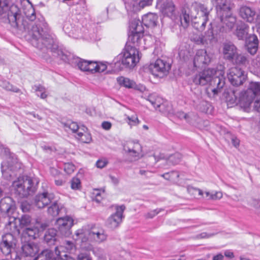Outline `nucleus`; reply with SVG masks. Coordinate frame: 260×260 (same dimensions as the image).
I'll use <instances>...</instances> for the list:
<instances>
[{
  "mask_svg": "<svg viewBox=\"0 0 260 260\" xmlns=\"http://www.w3.org/2000/svg\"><path fill=\"white\" fill-rule=\"evenodd\" d=\"M11 1L0 0V15L7 14L8 20L12 27L27 32L33 39V45L37 48L50 49L54 56L68 62L69 60V55L59 49L56 41L48 34V25L44 18H38L35 22H32L36 19V15L31 4L29 8L24 11L26 18L31 21L28 23L26 20L21 19L20 10L16 5L10 6Z\"/></svg>",
  "mask_w": 260,
  "mask_h": 260,
  "instance_id": "nucleus-1",
  "label": "nucleus"
},
{
  "mask_svg": "<svg viewBox=\"0 0 260 260\" xmlns=\"http://www.w3.org/2000/svg\"><path fill=\"white\" fill-rule=\"evenodd\" d=\"M184 10H187V14L191 16L196 29L199 31L203 30L208 21L210 11L208 8L203 4L194 2Z\"/></svg>",
  "mask_w": 260,
  "mask_h": 260,
  "instance_id": "nucleus-2",
  "label": "nucleus"
},
{
  "mask_svg": "<svg viewBox=\"0 0 260 260\" xmlns=\"http://www.w3.org/2000/svg\"><path fill=\"white\" fill-rule=\"evenodd\" d=\"M38 183L37 178L27 176L20 177L13 182L12 189L20 198H25L36 191Z\"/></svg>",
  "mask_w": 260,
  "mask_h": 260,
  "instance_id": "nucleus-3",
  "label": "nucleus"
},
{
  "mask_svg": "<svg viewBox=\"0 0 260 260\" xmlns=\"http://www.w3.org/2000/svg\"><path fill=\"white\" fill-rule=\"evenodd\" d=\"M215 73L213 69H208L197 74L193 79V82L196 84L205 85L209 82L212 84L216 85L217 87L212 89L214 95L217 94L225 84V79L221 77H213Z\"/></svg>",
  "mask_w": 260,
  "mask_h": 260,
  "instance_id": "nucleus-4",
  "label": "nucleus"
},
{
  "mask_svg": "<svg viewBox=\"0 0 260 260\" xmlns=\"http://www.w3.org/2000/svg\"><path fill=\"white\" fill-rule=\"evenodd\" d=\"M139 60V51L135 47L128 46L114 59L113 62L117 68H121V64L131 68L134 67Z\"/></svg>",
  "mask_w": 260,
  "mask_h": 260,
  "instance_id": "nucleus-5",
  "label": "nucleus"
},
{
  "mask_svg": "<svg viewBox=\"0 0 260 260\" xmlns=\"http://www.w3.org/2000/svg\"><path fill=\"white\" fill-rule=\"evenodd\" d=\"M21 164L16 158L7 156L1 164L2 173L3 177L7 180H10L16 175L15 172L19 170Z\"/></svg>",
  "mask_w": 260,
  "mask_h": 260,
  "instance_id": "nucleus-6",
  "label": "nucleus"
},
{
  "mask_svg": "<svg viewBox=\"0 0 260 260\" xmlns=\"http://www.w3.org/2000/svg\"><path fill=\"white\" fill-rule=\"evenodd\" d=\"M260 94V83L251 82L247 90L240 96V104L245 109L249 108L256 95Z\"/></svg>",
  "mask_w": 260,
  "mask_h": 260,
  "instance_id": "nucleus-7",
  "label": "nucleus"
},
{
  "mask_svg": "<svg viewBox=\"0 0 260 260\" xmlns=\"http://www.w3.org/2000/svg\"><path fill=\"white\" fill-rule=\"evenodd\" d=\"M31 223V218L28 215H22L20 218L9 217L6 224V228L14 234H19L20 229L28 228Z\"/></svg>",
  "mask_w": 260,
  "mask_h": 260,
  "instance_id": "nucleus-8",
  "label": "nucleus"
},
{
  "mask_svg": "<svg viewBox=\"0 0 260 260\" xmlns=\"http://www.w3.org/2000/svg\"><path fill=\"white\" fill-rule=\"evenodd\" d=\"M131 34L128 36V42L133 44L134 46H139L141 40L143 36L144 27L140 21L134 19L130 24Z\"/></svg>",
  "mask_w": 260,
  "mask_h": 260,
  "instance_id": "nucleus-9",
  "label": "nucleus"
},
{
  "mask_svg": "<svg viewBox=\"0 0 260 260\" xmlns=\"http://www.w3.org/2000/svg\"><path fill=\"white\" fill-rule=\"evenodd\" d=\"M171 69V64L167 61L158 59L149 67L150 73L155 77L162 78L167 76Z\"/></svg>",
  "mask_w": 260,
  "mask_h": 260,
  "instance_id": "nucleus-10",
  "label": "nucleus"
},
{
  "mask_svg": "<svg viewBox=\"0 0 260 260\" xmlns=\"http://www.w3.org/2000/svg\"><path fill=\"white\" fill-rule=\"evenodd\" d=\"M227 76L229 81L234 86L242 85L246 78L245 72L241 68L237 67L230 68Z\"/></svg>",
  "mask_w": 260,
  "mask_h": 260,
  "instance_id": "nucleus-11",
  "label": "nucleus"
},
{
  "mask_svg": "<svg viewBox=\"0 0 260 260\" xmlns=\"http://www.w3.org/2000/svg\"><path fill=\"white\" fill-rule=\"evenodd\" d=\"M74 224V220L69 216L58 218L55 222L58 232L62 236L68 237L71 234V228Z\"/></svg>",
  "mask_w": 260,
  "mask_h": 260,
  "instance_id": "nucleus-12",
  "label": "nucleus"
},
{
  "mask_svg": "<svg viewBox=\"0 0 260 260\" xmlns=\"http://www.w3.org/2000/svg\"><path fill=\"white\" fill-rule=\"evenodd\" d=\"M16 245V239L12 234L8 233L3 236L0 249L5 255L8 256L15 249Z\"/></svg>",
  "mask_w": 260,
  "mask_h": 260,
  "instance_id": "nucleus-13",
  "label": "nucleus"
},
{
  "mask_svg": "<svg viewBox=\"0 0 260 260\" xmlns=\"http://www.w3.org/2000/svg\"><path fill=\"white\" fill-rule=\"evenodd\" d=\"M125 209L124 205L116 206V212L112 214L107 219V225L111 229H115L119 226L122 221L123 213Z\"/></svg>",
  "mask_w": 260,
  "mask_h": 260,
  "instance_id": "nucleus-14",
  "label": "nucleus"
},
{
  "mask_svg": "<svg viewBox=\"0 0 260 260\" xmlns=\"http://www.w3.org/2000/svg\"><path fill=\"white\" fill-rule=\"evenodd\" d=\"M147 101H149L152 105L156 109L158 108V110L167 115L174 114V111L172 107L169 106L167 110L164 109L165 106L161 105L162 99L155 93L149 94L146 98H144Z\"/></svg>",
  "mask_w": 260,
  "mask_h": 260,
  "instance_id": "nucleus-15",
  "label": "nucleus"
},
{
  "mask_svg": "<svg viewBox=\"0 0 260 260\" xmlns=\"http://www.w3.org/2000/svg\"><path fill=\"white\" fill-rule=\"evenodd\" d=\"M89 231H86L84 229H81L77 230L75 233L76 238H75L76 241H80V246L82 248L87 250H91L93 247L91 244Z\"/></svg>",
  "mask_w": 260,
  "mask_h": 260,
  "instance_id": "nucleus-16",
  "label": "nucleus"
},
{
  "mask_svg": "<svg viewBox=\"0 0 260 260\" xmlns=\"http://www.w3.org/2000/svg\"><path fill=\"white\" fill-rule=\"evenodd\" d=\"M154 158L156 162L159 160H165L164 166L168 169L170 165H175L179 164L181 159L182 155L179 153H176L170 156H167L164 153H159L158 155H154Z\"/></svg>",
  "mask_w": 260,
  "mask_h": 260,
  "instance_id": "nucleus-17",
  "label": "nucleus"
},
{
  "mask_svg": "<svg viewBox=\"0 0 260 260\" xmlns=\"http://www.w3.org/2000/svg\"><path fill=\"white\" fill-rule=\"evenodd\" d=\"M15 209V202L11 198L5 197L0 201V211L7 215L8 221L9 217H12L11 215L13 213Z\"/></svg>",
  "mask_w": 260,
  "mask_h": 260,
  "instance_id": "nucleus-18",
  "label": "nucleus"
},
{
  "mask_svg": "<svg viewBox=\"0 0 260 260\" xmlns=\"http://www.w3.org/2000/svg\"><path fill=\"white\" fill-rule=\"evenodd\" d=\"M54 199V195L52 193H39L35 198V204L38 208H43L53 202Z\"/></svg>",
  "mask_w": 260,
  "mask_h": 260,
  "instance_id": "nucleus-19",
  "label": "nucleus"
},
{
  "mask_svg": "<svg viewBox=\"0 0 260 260\" xmlns=\"http://www.w3.org/2000/svg\"><path fill=\"white\" fill-rule=\"evenodd\" d=\"M211 61V57L204 49L198 50L193 59V65L197 68L203 67L208 64Z\"/></svg>",
  "mask_w": 260,
  "mask_h": 260,
  "instance_id": "nucleus-20",
  "label": "nucleus"
},
{
  "mask_svg": "<svg viewBox=\"0 0 260 260\" xmlns=\"http://www.w3.org/2000/svg\"><path fill=\"white\" fill-rule=\"evenodd\" d=\"M152 0H125V8L128 11L136 12L146 6H150Z\"/></svg>",
  "mask_w": 260,
  "mask_h": 260,
  "instance_id": "nucleus-21",
  "label": "nucleus"
},
{
  "mask_svg": "<svg viewBox=\"0 0 260 260\" xmlns=\"http://www.w3.org/2000/svg\"><path fill=\"white\" fill-rule=\"evenodd\" d=\"M89 235L91 241L98 244L104 242L108 237L106 231L102 228H93L89 231Z\"/></svg>",
  "mask_w": 260,
  "mask_h": 260,
  "instance_id": "nucleus-22",
  "label": "nucleus"
},
{
  "mask_svg": "<svg viewBox=\"0 0 260 260\" xmlns=\"http://www.w3.org/2000/svg\"><path fill=\"white\" fill-rule=\"evenodd\" d=\"M194 41L198 44L208 45L217 41L212 28L209 29L204 36H199L197 38H193Z\"/></svg>",
  "mask_w": 260,
  "mask_h": 260,
  "instance_id": "nucleus-23",
  "label": "nucleus"
},
{
  "mask_svg": "<svg viewBox=\"0 0 260 260\" xmlns=\"http://www.w3.org/2000/svg\"><path fill=\"white\" fill-rule=\"evenodd\" d=\"M108 62L89 61L87 71L90 73H101L106 70L108 64H111Z\"/></svg>",
  "mask_w": 260,
  "mask_h": 260,
  "instance_id": "nucleus-24",
  "label": "nucleus"
},
{
  "mask_svg": "<svg viewBox=\"0 0 260 260\" xmlns=\"http://www.w3.org/2000/svg\"><path fill=\"white\" fill-rule=\"evenodd\" d=\"M237 53V48L232 43L228 42L223 44V54L225 59L231 61L234 59Z\"/></svg>",
  "mask_w": 260,
  "mask_h": 260,
  "instance_id": "nucleus-25",
  "label": "nucleus"
},
{
  "mask_svg": "<svg viewBox=\"0 0 260 260\" xmlns=\"http://www.w3.org/2000/svg\"><path fill=\"white\" fill-rule=\"evenodd\" d=\"M239 14L244 20L248 22L252 23L254 20L255 12L251 8L243 6L240 8Z\"/></svg>",
  "mask_w": 260,
  "mask_h": 260,
  "instance_id": "nucleus-26",
  "label": "nucleus"
},
{
  "mask_svg": "<svg viewBox=\"0 0 260 260\" xmlns=\"http://www.w3.org/2000/svg\"><path fill=\"white\" fill-rule=\"evenodd\" d=\"M21 250L25 256H34L39 252V246L35 243H26L22 245Z\"/></svg>",
  "mask_w": 260,
  "mask_h": 260,
  "instance_id": "nucleus-27",
  "label": "nucleus"
},
{
  "mask_svg": "<svg viewBox=\"0 0 260 260\" xmlns=\"http://www.w3.org/2000/svg\"><path fill=\"white\" fill-rule=\"evenodd\" d=\"M158 16L153 13H148L142 17L141 25L142 24L147 27H153L156 25Z\"/></svg>",
  "mask_w": 260,
  "mask_h": 260,
  "instance_id": "nucleus-28",
  "label": "nucleus"
},
{
  "mask_svg": "<svg viewBox=\"0 0 260 260\" xmlns=\"http://www.w3.org/2000/svg\"><path fill=\"white\" fill-rule=\"evenodd\" d=\"M125 150L128 153L129 155L135 159H139L142 156V147L138 143H133V146H128L124 148Z\"/></svg>",
  "mask_w": 260,
  "mask_h": 260,
  "instance_id": "nucleus-29",
  "label": "nucleus"
},
{
  "mask_svg": "<svg viewBox=\"0 0 260 260\" xmlns=\"http://www.w3.org/2000/svg\"><path fill=\"white\" fill-rule=\"evenodd\" d=\"M175 6L171 1H166L161 5L160 11L164 15L172 17L175 14Z\"/></svg>",
  "mask_w": 260,
  "mask_h": 260,
  "instance_id": "nucleus-30",
  "label": "nucleus"
},
{
  "mask_svg": "<svg viewBox=\"0 0 260 260\" xmlns=\"http://www.w3.org/2000/svg\"><path fill=\"white\" fill-rule=\"evenodd\" d=\"M87 127L83 126L80 127V131L77 133L76 138L84 143H89L92 138L91 135L87 132Z\"/></svg>",
  "mask_w": 260,
  "mask_h": 260,
  "instance_id": "nucleus-31",
  "label": "nucleus"
},
{
  "mask_svg": "<svg viewBox=\"0 0 260 260\" xmlns=\"http://www.w3.org/2000/svg\"><path fill=\"white\" fill-rule=\"evenodd\" d=\"M216 6L217 11L219 12H229L231 9V4L229 0H210Z\"/></svg>",
  "mask_w": 260,
  "mask_h": 260,
  "instance_id": "nucleus-32",
  "label": "nucleus"
},
{
  "mask_svg": "<svg viewBox=\"0 0 260 260\" xmlns=\"http://www.w3.org/2000/svg\"><path fill=\"white\" fill-rule=\"evenodd\" d=\"M258 40L255 35H252L249 38L247 50L251 54H254L257 50Z\"/></svg>",
  "mask_w": 260,
  "mask_h": 260,
  "instance_id": "nucleus-33",
  "label": "nucleus"
},
{
  "mask_svg": "<svg viewBox=\"0 0 260 260\" xmlns=\"http://www.w3.org/2000/svg\"><path fill=\"white\" fill-rule=\"evenodd\" d=\"M56 230L54 229H48L44 235V240L49 245L54 244L56 240Z\"/></svg>",
  "mask_w": 260,
  "mask_h": 260,
  "instance_id": "nucleus-34",
  "label": "nucleus"
},
{
  "mask_svg": "<svg viewBox=\"0 0 260 260\" xmlns=\"http://www.w3.org/2000/svg\"><path fill=\"white\" fill-rule=\"evenodd\" d=\"M233 63L241 66H247L249 63V60L244 55L237 53L234 59L231 60Z\"/></svg>",
  "mask_w": 260,
  "mask_h": 260,
  "instance_id": "nucleus-35",
  "label": "nucleus"
},
{
  "mask_svg": "<svg viewBox=\"0 0 260 260\" xmlns=\"http://www.w3.org/2000/svg\"><path fill=\"white\" fill-rule=\"evenodd\" d=\"M39 229L37 226L26 228L23 232V234L27 236L30 239H35L39 236Z\"/></svg>",
  "mask_w": 260,
  "mask_h": 260,
  "instance_id": "nucleus-36",
  "label": "nucleus"
},
{
  "mask_svg": "<svg viewBox=\"0 0 260 260\" xmlns=\"http://www.w3.org/2000/svg\"><path fill=\"white\" fill-rule=\"evenodd\" d=\"M53 252L49 249H45L42 251L35 257L34 260H50L53 258Z\"/></svg>",
  "mask_w": 260,
  "mask_h": 260,
  "instance_id": "nucleus-37",
  "label": "nucleus"
},
{
  "mask_svg": "<svg viewBox=\"0 0 260 260\" xmlns=\"http://www.w3.org/2000/svg\"><path fill=\"white\" fill-rule=\"evenodd\" d=\"M247 30L248 26L245 23L238 26L236 30V34L238 38L240 40L246 38L248 34Z\"/></svg>",
  "mask_w": 260,
  "mask_h": 260,
  "instance_id": "nucleus-38",
  "label": "nucleus"
},
{
  "mask_svg": "<svg viewBox=\"0 0 260 260\" xmlns=\"http://www.w3.org/2000/svg\"><path fill=\"white\" fill-rule=\"evenodd\" d=\"M221 21L224 23L229 29H231L234 26L236 23V18L231 15H226L224 18L223 17V13L220 17Z\"/></svg>",
  "mask_w": 260,
  "mask_h": 260,
  "instance_id": "nucleus-39",
  "label": "nucleus"
},
{
  "mask_svg": "<svg viewBox=\"0 0 260 260\" xmlns=\"http://www.w3.org/2000/svg\"><path fill=\"white\" fill-rule=\"evenodd\" d=\"M117 83L121 86H123L127 88H132L134 85V81L128 78L121 76L117 78Z\"/></svg>",
  "mask_w": 260,
  "mask_h": 260,
  "instance_id": "nucleus-40",
  "label": "nucleus"
},
{
  "mask_svg": "<svg viewBox=\"0 0 260 260\" xmlns=\"http://www.w3.org/2000/svg\"><path fill=\"white\" fill-rule=\"evenodd\" d=\"M63 249V246H57L55 248V253L57 256L56 257H54L52 260H74L72 257L69 256L67 254L63 255L61 254V251Z\"/></svg>",
  "mask_w": 260,
  "mask_h": 260,
  "instance_id": "nucleus-41",
  "label": "nucleus"
},
{
  "mask_svg": "<svg viewBox=\"0 0 260 260\" xmlns=\"http://www.w3.org/2000/svg\"><path fill=\"white\" fill-rule=\"evenodd\" d=\"M64 127L66 131H69L70 130L73 133H78L80 131V127H79L78 125L76 122L68 121L64 124Z\"/></svg>",
  "mask_w": 260,
  "mask_h": 260,
  "instance_id": "nucleus-42",
  "label": "nucleus"
},
{
  "mask_svg": "<svg viewBox=\"0 0 260 260\" xmlns=\"http://www.w3.org/2000/svg\"><path fill=\"white\" fill-rule=\"evenodd\" d=\"M52 202L53 203L48 208V213L53 216H55L59 214L60 209L57 201Z\"/></svg>",
  "mask_w": 260,
  "mask_h": 260,
  "instance_id": "nucleus-43",
  "label": "nucleus"
},
{
  "mask_svg": "<svg viewBox=\"0 0 260 260\" xmlns=\"http://www.w3.org/2000/svg\"><path fill=\"white\" fill-rule=\"evenodd\" d=\"M191 20V16L187 14V10L183 12V15L180 17L181 24L184 28L187 27Z\"/></svg>",
  "mask_w": 260,
  "mask_h": 260,
  "instance_id": "nucleus-44",
  "label": "nucleus"
},
{
  "mask_svg": "<svg viewBox=\"0 0 260 260\" xmlns=\"http://www.w3.org/2000/svg\"><path fill=\"white\" fill-rule=\"evenodd\" d=\"M0 86L3 88L8 91H12L14 92H19L20 90L16 87L13 86L11 85L8 82L6 81H2L0 82Z\"/></svg>",
  "mask_w": 260,
  "mask_h": 260,
  "instance_id": "nucleus-45",
  "label": "nucleus"
},
{
  "mask_svg": "<svg viewBox=\"0 0 260 260\" xmlns=\"http://www.w3.org/2000/svg\"><path fill=\"white\" fill-rule=\"evenodd\" d=\"M89 61V60L79 58L76 61V64L79 70L83 72H86Z\"/></svg>",
  "mask_w": 260,
  "mask_h": 260,
  "instance_id": "nucleus-46",
  "label": "nucleus"
},
{
  "mask_svg": "<svg viewBox=\"0 0 260 260\" xmlns=\"http://www.w3.org/2000/svg\"><path fill=\"white\" fill-rule=\"evenodd\" d=\"M81 187V182L79 178L74 177L71 180V188L73 189H78Z\"/></svg>",
  "mask_w": 260,
  "mask_h": 260,
  "instance_id": "nucleus-47",
  "label": "nucleus"
},
{
  "mask_svg": "<svg viewBox=\"0 0 260 260\" xmlns=\"http://www.w3.org/2000/svg\"><path fill=\"white\" fill-rule=\"evenodd\" d=\"M75 167L72 164H65L64 166V170L68 174H71L74 172Z\"/></svg>",
  "mask_w": 260,
  "mask_h": 260,
  "instance_id": "nucleus-48",
  "label": "nucleus"
},
{
  "mask_svg": "<svg viewBox=\"0 0 260 260\" xmlns=\"http://www.w3.org/2000/svg\"><path fill=\"white\" fill-rule=\"evenodd\" d=\"M108 164V161L106 158H102L99 159L96 162V166L98 168L102 169L105 167Z\"/></svg>",
  "mask_w": 260,
  "mask_h": 260,
  "instance_id": "nucleus-49",
  "label": "nucleus"
},
{
  "mask_svg": "<svg viewBox=\"0 0 260 260\" xmlns=\"http://www.w3.org/2000/svg\"><path fill=\"white\" fill-rule=\"evenodd\" d=\"M62 29L66 33L70 34L72 30L73 26L69 21H67L63 25Z\"/></svg>",
  "mask_w": 260,
  "mask_h": 260,
  "instance_id": "nucleus-50",
  "label": "nucleus"
},
{
  "mask_svg": "<svg viewBox=\"0 0 260 260\" xmlns=\"http://www.w3.org/2000/svg\"><path fill=\"white\" fill-rule=\"evenodd\" d=\"M127 119L128 124L130 125H136L139 123V120L137 117L132 116V117L127 116Z\"/></svg>",
  "mask_w": 260,
  "mask_h": 260,
  "instance_id": "nucleus-51",
  "label": "nucleus"
},
{
  "mask_svg": "<svg viewBox=\"0 0 260 260\" xmlns=\"http://www.w3.org/2000/svg\"><path fill=\"white\" fill-rule=\"evenodd\" d=\"M162 210L161 209H156L153 210H152L147 213L145 215V217L147 218H152L153 217H154L155 215L158 214Z\"/></svg>",
  "mask_w": 260,
  "mask_h": 260,
  "instance_id": "nucleus-52",
  "label": "nucleus"
},
{
  "mask_svg": "<svg viewBox=\"0 0 260 260\" xmlns=\"http://www.w3.org/2000/svg\"><path fill=\"white\" fill-rule=\"evenodd\" d=\"M222 197V193L220 191H216L214 193H212L209 199L212 200H216L220 199Z\"/></svg>",
  "mask_w": 260,
  "mask_h": 260,
  "instance_id": "nucleus-53",
  "label": "nucleus"
},
{
  "mask_svg": "<svg viewBox=\"0 0 260 260\" xmlns=\"http://www.w3.org/2000/svg\"><path fill=\"white\" fill-rule=\"evenodd\" d=\"M215 235V233L208 234L206 232H203L200 234L197 235L196 237L197 239L209 238Z\"/></svg>",
  "mask_w": 260,
  "mask_h": 260,
  "instance_id": "nucleus-54",
  "label": "nucleus"
},
{
  "mask_svg": "<svg viewBox=\"0 0 260 260\" xmlns=\"http://www.w3.org/2000/svg\"><path fill=\"white\" fill-rule=\"evenodd\" d=\"M170 174H175L176 177L177 178H178L179 177V174L178 172H176V171H174L161 174V175H160V176L163 177L166 180H169V177H168V176H169Z\"/></svg>",
  "mask_w": 260,
  "mask_h": 260,
  "instance_id": "nucleus-55",
  "label": "nucleus"
},
{
  "mask_svg": "<svg viewBox=\"0 0 260 260\" xmlns=\"http://www.w3.org/2000/svg\"><path fill=\"white\" fill-rule=\"evenodd\" d=\"M133 89L140 91L141 92H143L145 90L146 87L142 84H137L136 82L134 81V85L133 86Z\"/></svg>",
  "mask_w": 260,
  "mask_h": 260,
  "instance_id": "nucleus-56",
  "label": "nucleus"
},
{
  "mask_svg": "<svg viewBox=\"0 0 260 260\" xmlns=\"http://www.w3.org/2000/svg\"><path fill=\"white\" fill-rule=\"evenodd\" d=\"M10 258L11 260H20L21 258L18 253L14 250L10 253Z\"/></svg>",
  "mask_w": 260,
  "mask_h": 260,
  "instance_id": "nucleus-57",
  "label": "nucleus"
},
{
  "mask_svg": "<svg viewBox=\"0 0 260 260\" xmlns=\"http://www.w3.org/2000/svg\"><path fill=\"white\" fill-rule=\"evenodd\" d=\"M177 116L180 119H184L187 121L190 122L189 115L187 114L184 113L183 112H179L177 113Z\"/></svg>",
  "mask_w": 260,
  "mask_h": 260,
  "instance_id": "nucleus-58",
  "label": "nucleus"
},
{
  "mask_svg": "<svg viewBox=\"0 0 260 260\" xmlns=\"http://www.w3.org/2000/svg\"><path fill=\"white\" fill-rule=\"evenodd\" d=\"M253 108L257 112H260V98L256 99L253 103Z\"/></svg>",
  "mask_w": 260,
  "mask_h": 260,
  "instance_id": "nucleus-59",
  "label": "nucleus"
},
{
  "mask_svg": "<svg viewBox=\"0 0 260 260\" xmlns=\"http://www.w3.org/2000/svg\"><path fill=\"white\" fill-rule=\"evenodd\" d=\"M112 126V124L111 122L109 121H104L102 123V127L103 129L105 130H109Z\"/></svg>",
  "mask_w": 260,
  "mask_h": 260,
  "instance_id": "nucleus-60",
  "label": "nucleus"
},
{
  "mask_svg": "<svg viewBox=\"0 0 260 260\" xmlns=\"http://www.w3.org/2000/svg\"><path fill=\"white\" fill-rule=\"evenodd\" d=\"M63 244L67 250H71L74 247L73 243L69 241H65Z\"/></svg>",
  "mask_w": 260,
  "mask_h": 260,
  "instance_id": "nucleus-61",
  "label": "nucleus"
},
{
  "mask_svg": "<svg viewBox=\"0 0 260 260\" xmlns=\"http://www.w3.org/2000/svg\"><path fill=\"white\" fill-rule=\"evenodd\" d=\"M33 88L36 91H39L41 92L45 91L46 90V88L41 84L34 85Z\"/></svg>",
  "mask_w": 260,
  "mask_h": 260,
  "instance_id": "nucleus-62",
  "label": "nucleus"
},
{
  "mask_svg": "<svg viewBox=\"0 0 260 260\" xmlns=\"http://www.w3.org/2000/svg\"><path fill=\"white\" fill-rule=\"evenodd\" d=\"M78 260H91L89 255L86 253H81L78 255Z\"/></svg>",
  "mask_w": 260,
  "mask_h": 260,
  "instance_id": "nucleus-63",
  "label": "nucleus"
},
{
  "mask_svg": "<svg viewBox=\"0 0 260 260\" xmlns=\"http://www.w3.org/2000/svg\"><path fill=\"white\" fill-rule=\"evenodd\" d=\"M231 140L233 145L236 147H237L239 145L240 141L238 139H237L236 137L234 136H232L231 137Z\"/></svg>",
  "mask_w": 260,
  "mask_h": 260,
  "instance_id": "nucleus-64",
  "label": "nucleus"
}]
</instances>
